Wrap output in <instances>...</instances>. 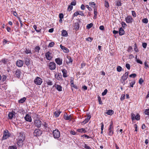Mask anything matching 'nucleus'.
Instances as JSON below:
<instances>
[{"mask_svg":"<svg viewBox=\"0 0 149 149\" xmlns=\"http://www.w3.org/2000/svg\"><path fill=\"white\" fill-rule=\"evenodd\" d=\"M126 67L128 70H130V65L128 63H127L126 64Z\"/></svg>","mask_w":149,"mask_h":149,"instance_id":"nucleus-57","label":"nucleus"},{"mask_svg":"<svg viewBox=\"0 0 149 149\" xmlns=\"http://www.w3.org/2000/svg\"><path fill=\"white\" fill-rule=\"evenodd\" d=\"M76 4V3L75 1H72L71 3V5L72 6H75Z\"/></svg>","mask_w":149,"mask_h":149,"instance_id":"nucleus-64","label":"nucleus"},{"mask_svg":"<svg viewBox=\"0 0 149 149\" xmlns=\"http://www.w3.org/2000/svg\"><path fill=\"white\" fill-rule=\"evenodd\" d=\"M60 19H63V15L62 13H60L59 15Z\"/></svg>","mask_w":149,"mask_h":149,"instance_id":"nucleus-63","label":"nucleus"},{"mask_svg":"<svg viewBox=\"0 0 149 149\" xmlns=\"http://www.w3.org/2000/svg\"><path fill=\"white\" fill-rule=\"evenodd\" d=\"M142 22L145 24L147 23L148 22V19L147 18H145L143 19L142 20Z\"/></svg>","mask_w":149,"mask_h":149,"instance_id":"nucleus-39","label":"nucleus"},{"mask_svg":"<svg viewBox=\"0 0 149 149\" xmlns=\"http://www.w3.org/2000/svg\"><path fill=\"white\" fill-rule=\"evenodd\" d=\"M60 113L61 112L60 111H55L54 113L55 116L56 117H57L59 116Z\"/></svg>","mask_w":149,"mask_h":149,"instance_id":"nucleus-31","label":"nucleus"},{"mask_svg":"<svg viewBox=\"0 0 149 149\" xmlns=\"http://www.w3.org/2000/svg\"><path fill=\"white\" fill-rule=\"evenodd\" d=\"M108 133L109 136H112L113 134V125L112 122H111L109 126Z\"/></svg>","mask_w":149,"mask_h":149,"instance_id":"nucleus-1","label":"nucleus"},{"mask_svg":"<svg viewBox=\"0 0 149 149\" xmlns=\"http://www.w3.org/2000/svg\"><path fill=\"white\" fill-rule=\"evenodd\" d=\"M9 149H17L16 146H10L8 148Z\"/></svg>","mask_w":149,"mask_h":149,"instance_id":"nucleus-41","label":"nucleus"},{"mask_svg":"<svg viewBox=\"0 0 149 149\" xmlns=\"http://www.w3.org/2000/svg\"><path fill=\"white\" fill-rule=\"evenodd\" d=\"M122 70V68L120 66H118L117 68V70L118 72H120Z\"/></svg>","mask_w":149,"mask_h":149,"instance_id":"nucleus-37","label":"nucleus"},{"mask_svg":"<svg viewBox=\"0 0 149 149\" xmlns=\"http://www.w3.org/2000/svg\"><path fill=\"white\" fill-rule=\"evenodd\" d=\"M135 81H132L131 83H130V86L131 87H133V85L135 84Z\"/></svg>","mask_w":149,"mask_h":149,"instance_id":"nucleus-48","label":"nucleus"},{"mask_svg":"<svg viewBox=\"0 0 149 149\" xmlns=\"http://www.w3.org/2000/svg\"><path fill=\"white\" fill-rule=\"evenodd\" d=\"M56 63L58 65H60L62 64V59L60 58H58L55 59Z\"/></svg>","mask_w":149,"mask_h":149,"instance_id":"nucleus-12","label":"nucleus"},{"mask_svg":"<svg viewBox=\"0 0 149 149\" xmlns=\"http://www.w3.org/2000/svg\"><path fill=\"white\" fill-rule=\"evenodd\" d=\"M75 29H78L79 28V25L78 22H76L74 25Z\"/></svg>","mask_w":149,"mask_h":149,"instance_id":"nucleus-35","label":"nucleus"},{"mask_svg":"<svg viewBox=\"0 0 149 149\" xmlns=\"http://www.w3.org/2000/svg\"><path fill=\"white\" fill-rule=\"evenodd\" d=\"M104 5L105 7L107 8H108L109 6V3L106 1H105Z\"/></svg>","mask_w":149,"mask_h":149,"instance_id":"nucleus-45","label":"nucleus"},{"mask_svg":"<svg viewBox=\"0 0 149 149\" xmlns=\"http://www.w3.org/2000/svg\"><path fill=\"white\" fill-rule=\"evenodd\" d=\"M56 64L54 62H51L49 64V68L50 70H54L56 68Z\"/></svg>","mask_w":149,"mask_h":149,"instance_id":"nucleus-7","label":"nucleus"},{"mask_svg":"<svg viewBox=\"0 0 149 149\" xmlns=\"http://www.w3.org/2000/svg\"><path fill=\"white\" fill-rule=\"evenodd\" d=\"M140 115L139 114H137L135 116V119L136 120H138L140 119Z\"/></svg>","mask_w":149,"mask_h":149,"instance_id":"nucleus-49","label":"nucleus"},{"mask_svg":"<svg viewBox=\"0 0 149 149\" xmlns=\"http://www.w3.org/2000/svg\"><path fill=\"white\" fill-rule=\"evenodd\" d=\"M54 45V42H51L49 43V44L48 45V46L51 47L53 46Z\"/></svg>","mask_w":149,"mask_h":149,"instance_id":"nucleus-47","label":"nucleus"},{"mask_svg":"<svg viewBox=\"0 0 149 149\" xmlns=\"http://www.w3.org/2000/svg\"><path fill=\"white\" fill-rule=\"evenodd\" d=\"M125 21L127 23H132L133 21V19L132 17L129 15L125 18Z\"/></svg>","mask_w":149,"mask_h":149,"instance_id":"nucleus-8","label":"nucleus"},{"mask_svg":"<svg viewBox=\"0 0 149 149\" xmlns=\"http://www.w3.org/2000/svg\"><path fill=\"white\" fill-rule=\"evenodd\" d=\"M125 33V31L122 27L120 28L119 30V34L120 36L122 35Z\"/></svg>","mask_w":149,"mask_h":149,"instance_id":"nucleus-27","label":"nucleus"},{"mask_svg":"<svg viewBox=\"0 0 149 149\" xmlns=\"http://www.w3.org/2000/svg\"><path fill=\"white\" fill-rule=\"evenodd\" d=\"M24 62L22 60H18L16 62V64L17 66L19 67H22L23 65Z\"/></svg>","mask_w":149,"mask_h":149,"instance_id":"nucleus-11","label":"nucleus"},{"mask_svg":"<svg viewBox=\"0 0 149 149\" xmlns=\"http://www.w3.org/2000/svg\"><path fill=\"white\" fill-rule=\"evenodd\" d=\"M62 72L63 73V76L64 77H66L68 76L67 74V71L65 69H63L61 70Z\"/></svg>","mask_w":149,"mask_h":149,"instance_id":"nucleus-21","label":"nucleus"},{"mask_svg":"<svg viewBox=\"0 0 149 149\" xmlns=\"http://www.w3.org/2000/svg\"><path fill=\"white\" fill-rule=\"evenodd\" d=\"M54 86L58 91H62V87L60 85L55 84Z\"/></svg>","mask_w":149,"mask_h":149,"instance_id":"nucleus-22","label":"nucleus"},{"mask_svg":"<svg viewBox=\"0 0 149 149\" xmlns=\"http://www.w3.org/2000/svg\"><path fill=\"white\" fill-rule=\"evenodd\" d=\"M107 92V89H106L104 90V92H103L102 93V95L103 96H104L106 94Z\"/></svg>","mask_w":149,"mask_h":149,"instance_id":"nucleus-44","label":"nucleus"},{"mask_svg":"<svg viewBox=\"0 0 149 149\" xmlns=\"http://www.w3.org/2000/svg\"><path fill=\"white\" fill-rule=\"evenodd\" d=\"M30 63V61L29 59L28 58L26 59L25 61V63L26 65L27 66H28L29 65Z\"/></svg>","mask_w":149,"mask_h":149,"instance_id":"nucleus-33","label":"nucleus"},{"mask_svg":"<svg viewBox=\"0 0 149 149\" xmlns=\"http://www.w3.org/2000/svg\"><path fill=\"white\" fill-rule=\"evenodd\" d=\"M62 35L63 36H67L68 35L67 31L65 30H63L62 32Z\"/></svg>","mask_w":149,"mask_h":149,"instance_id":"nucleus-30","label":"nucleus"},{"mask_svg":"<svg viewBox=\"0 0 149 149\" xmlns=\"http://www.w3.org/2000/svg\"><path fill=\"white\" fill-rule=\"evenodd\" d=\"M60 47L65 53H68L69 52V50L64 46H62V45H60Z\"/></svg>","mask_w":149,"mask_h":149,"instance_id":"nucleus-17","label":"nucleus"},{"mask_svg":"<svg viewBox=\"0 0 149 149\" xmlns=\"http://www.w3.org/2000/svg\"><path fill=\"white\" fill-rule=\"evenodd\" d=\"M42 82V79L39 77H36L34 80V82L37 85H40Z\"/></svg>","mask_w":149,"mask_h":149,"instance_id":"nucleus-3","label":"nucleus"},{"mask_svg":"<svg viewBox=\"0 0 149 149\" xmlns=\"http://www.w3.org/2000/svg\"><path fill=\"white\" fill-rule=\"evenodd\" d=\"M89 5L90 6L92 7H94V6L95 7V4L94 2H89Z\"/></svg>","mask_w":149,"mask_h":149,"instance_id":"nucleus-38","label":"nucleus"},{"mask_svg":"<svg viewBox=\"0 0 149 149\" xmlns=\"http://www.w3.org/2000/svg\"><path fill=\"white\" fill-rule=\"evenodd\" d=\"M25 52L26 54H29V53L31 54V50H30L29 49H26V50L25 51Z\"/></svg>","mask_w":149,"mask_h":149,"instance_id":"nucleus-43","label":"nucleus"},{"mask_svg":"<svg viewBox=\"0 0 149 149\" xmlns=\"http://www.w3.org/2000/svg\"><path fill=\"white\" fill-rule=\"evenodd\" d=\"M143 82V80L141 78L139 79V82L140 84H141Z\"/></svg>","mask_w":149,"mask_h":149,"instance_id":"nucleus-54","label":"nucleus"},{"mask_svg":"<svg viewBox=\"0 0 149 149\" xmlns=\"http://www.w3.org/2000/svg\"><path fill=\"white\" fill-rule=\"evenodd\" d=\"M121 24L123 28L125 27L126 26H127L126 24L124 22H122Z\"/></svg>","mask_w":149,"mask_h":149,"instance_id":"nucleus-50","label":"nucleus"},{"mask_svg":"<svg viewBox=\"0 0 149 149\" xmlns=\"http://www.w3.org/2000/svg\"><path fill=\"white\" fill-rule=\"evenodd\" d=\"M84 147L86 149H91V148L89 146H87L86 144H84Z\"/></svg>","mask_w":149,"mask_h":149,"instance_id":"nucleus-53","label":"nucleus"},{"mask_svg":"<svg viewBox=\"0 0 149 149\" xmlns=\"http://www.w3.org/2000/svg\"><path fill=\"white\" fill-rule=\"evenodd\" d=\"M67 58L68 59V61H67V63H71L72 62L73 60L71 57L70 56H68Z\"/></svg>","mask_w":149,"mask_h":149,"instance_id":"nucleus-32","label":"nucleus"},{"mask_svg":"<svg viewBox=\"0 0 149 149\" xmlns=\"http://www.w3.org/2000/svg\"><path fill=\"white\" fill-rule=\"evenodd\" d=\"M25 120L27 121L31 122L32 121V118L31 116L28 114H27L24 117Z\"/></svg>","mask_w":149,"mask_h":149,"instance_id":"nucleus-16","label":"nucleus"},{"mask_svg":"<svg viewBox=\"0 0 149 149\" xmlns=\"http://www.w3.org/2000/svg\"><path fill=\"white\" fill-rule=\"evenodd\" d=\"M147 45V44L146 43L144 42L142 44V47L144 48H146Z\"/></svg>","mask_w":149,"mask_h":149,"instance_id":"nucleus-62","label":"nucleus"},{"mask_svg":"<svg viewBox=\"0 0 149 149\" xmlns=\"http://www.w3.org/2000/svg\"><path fill=\"white\" fill-rule=\"evenodd\" d=\"M53 134L55 138H58L60 136V132L57 129L53 131Z\"/></svg>","mask_w":149,"mask_h":149,"instance_id":"nucleus-4","label":"nucleus"},{"mask_svg":"<svg viewBox=\"0 0 149 149\" xmlns=\"http://www.w3.org/2000/svg\"><path fill=\"white\" fill-rule=\"evenodd\" d=\"M116 5L117 6H120L121 5V3L120 1H118L116 2Z\"/></svg>","mask_w":149,"mask_h":149,"instance_id":"nucleus-46","label":"nucleus"},{"mask_svg":"<svg viewBox=\"0 0 149 149\" xmlns=\"http://www.w3.org/2000/svg\"><path fill=\"white\" fill-rule=\"evenodd\" d=\"M10 136V133L7 130H5L3 132V135L2 138V140L7 139Z\"/></svg>","mask_w":149,"mask_h":149,"instance_id":"nucleus-2","label":"nucleus"},{"mask_svg":"<svg viewBox=\"0 0 149 149\" xmlns=\"http://www.w3.org/2000/svg\"><path fill=\"white\" fill-rule=\"evenodd\" d=\"M113 113V111L111 110H109L106 112V113L108 115H111Z\"/></svg>","mask_w":149,"mask_h":149,"instance_id":"nucleus-29","label":"nucleus"},{"mask_svg":"<svg viewBox=\"0 0 149 149\" xmlns=\"http://www.w3.org/2000/svg\"><path fill=\"white\" fill-rule=\"evenodd\" d=\"M98 101L99 102V104H102V101L100 97L99 96L98 97Z\"/></svg>","mask_w":149,"mask_h":149,"instance_id":"nucleus-58","label":"nucleus"},{"mask_svg":"<svg viewBox=\"0 0 149 149\" xmlns=\"http://www.w3.org/2000/svg\"><path fill=\"white\" fill-rule=\"evenodd\" d=\"M55 78L58 80H61L62 77V76L60 74H55Z\"/></svg>","mask_w":149,"mask_h":149,"instance_id":"nucleus-28","label":"nucleus"},{"mask_svg":"<svg viewBox=\"0 0 149 149\" xmlns=\"http://www.w3.org/2000/svg\"><path fill=\"white\" fill-rule=\"evenodd\" d=\"M72 8H73L72 6L71 5H70L68 6V9L69 11H71L72 9Z\"/></svg>","mask_w":149,"mask_h":149,"instance_id":"nucleus-55","label":"nucleus"},{"mask_svg":"<svg viewBox=\"0 0 149 149\" xmlns=\"http://www.w3.org/2000/svg\"><path fill=\"white\" fill-rule=\"evenodd\" d=\"M9 119H12L15 117V113L14 111L10 112L8 114Z\"/></svg>","mask_w":149,"mask_h":149,"instance_id":"nucleus-10","label":"nucleus"},{"mask_svg":"<svg viewBox=\"0 0 149 149\" xmlns=\"http://www.w3.org/2000/svg\"><path fill=\"white\" fill-rule=\"evenodd\" d=\"M145 113L147 115H149V109H146L145 111Z\"/></svg>","mask_w":149,"mask_h":149,"instance_id":"nucleus-51","label":"nucleus"},{"mask_svg":"<svg viewBox=\"0 0 149 149\" xmlns=\"http://www.w3.org/2000/svg\"><path fill=\"white\" fill-rule=\"evenodd\" d=\"M91 118V116L88 115L87 118L85 119L82 122V123H83L84 124L86 123L89 121Z\"/></svg>","mask_w":149,"mask_h":149,"instance_id":"nucleus-24","label":"nucleus"},{"mask_svg":"<svg viewBox=\"0 0 149 149\" xmlns=\"http://www.w3.org/2000/svg\"><path fill=\"white\" fill-rule=\"evenodd\" d=\"M17 144L18 146H22L23 145L24 141L22 140V139H17Z\"/></svg>","mask_w":149,"mask_h":149,"instance_id":"nucleus-20","label":"nucleus"},{"mask_svg":"<svg viewBox=\"0 0 149 149\" xmlns=\"http://www.w3.org/2000/svg\"><path fill=\"white\" fill-rule=\"evenodd\" d=\"M128 75V72H126L125 74L122 76L121 79L124 82L127 79Z\"/></svg>","mask_w":149,"mask_h":149,"instance_id":"nucleus-15","label":"nucleus"},{"mask_svg":"<svg viewBox=\"0 0 149 149\" xmlns=\"http://www.w3.org/2000/svg\"><path fill=\"white\" fill-rule=\"evenodd\" d=\"M132 15L134 17H136V16L135 12L133 10L132 11Z\"/></svg>","mask_w":149,"mask_h":149,"instance_id":"nucleus-56","label":"nucleus"},{"mask_svg":"<svg viewBox=\"0 0 149 149\" xmlns=\"http://www.w3.org/2000/svg\"><path fill=\"white\" fill-rule=\"evenodd\" d=\"M21 72L20 70L17 69L16 70L15 72V74L16 77L19 78L21 75Z\"/></svg>","mask_w":149,"mask_h":149,"instance_id":"nucleus-19","label":"nucleus"},{"mask_svg":"<svg viewBox=\"0 0 149 149\" xmlns=\"http://www.w3.org/2000/svg\"><path fill=\"white\" fill-rule=\"evenodd\" d=\"M40 49V48L39 46H36L35 48V50L36 52H38Z\"/></svg>","mask_w":149,"mask_h":149,"instance_id":"nucleus-42","label":"nucleus"},{"mask_svg":"<svg viewBox=\"0 0 149 149\" xmlns=\"http://www.w3.org/2000/svg\"><path fill=\"white\" fill-rule=\"evenodd\" d=\"M78 15H80L82 16H84V15L82 11H78L75 12L73 14V16L74 17L77 16Z\"/></svg>","mask_w":149,"mask_h":149,"instance_id":"nucleus-18","label":"nucleus"},{"mask_svg":"<svg viewBox=\"0 0 149 149\" xmlns=\"http://www.w3.org/2000/svg\"><path fill=\"white\" fill-rule=\"evenodd\" d=\"M34 124L35 126L38 128H40L42 125L41 121L38 119H36L34 122Z\"/></svg>","mask_w":149,"mask_h":149,"instance_id":"nucleus-5","label":"nucleus"},{"mask_svg":"<svg viewBox=\"0 0 149 149\" xmlns=\"http://www.w3.org/2000/svg\"><path fill=\"white\" fill-rule=\"evenodd\" d=\"M45 82L48 85L51 86L53 84L52 81L49 79H46Z\"/></svg>","mask_w":149,"mask_h":149,"instance_id":"nucleus-25","label":"nucleus"},{"mask_svg":"<svg viewBox=\"0 0 149 149\" xmlns=\"http://www.w3.org/2000/svg\"><path fill=\"white\" fill-rule=\"evenodd\" d=\"M8 62V59L7 58H4L0 61V62L3 63L4 64H6Z\"/></svg>","mask_w":149,"mask_h":149,"instance_id":"nucleus-26","label":"nucleus"},{"mask_svg":"<svg viewBox=\"0 0 149 149\" xmlns=\"http://www.w3.org/2000/svg\"><path fill=\"white\" fill-rule=\"evenodd\" d=\"M45 56L46 58L48 60L51 59L52 57L51 56V54L49 52H47L45 54Z\"/></svg>","mask_w":149,"mask_h":149,"instance_id":"nucleus-14","label":"nucleus"},{"mask_svg":"<svg viewBox=\"0 0 149 149\" xmlns=\"http://www.w3.org/2000/svg\"><path fill=\"white\" fill-rule=\"evenodd\" d=\"M77 131L81 133H85L86 132V130L84 128L78 129L77 130Z\"/></svg>","mask_w":149,"mask_h":149,"instance_id":"nucleus-23","label":"nucleus"},{"mask_svg":"<svg viewBox=\"0 0 149 149\" xmlns=\"http://www.w3.org/2000/svg\"><path fill=\"white\" fill-rule=\"evenodd\" d=\"M26 98L25 97H24L21 98L19 100V102L20 103H23L25 100Z\"/></svg>","mask_w":149,"mask_h":149,"instance_id":"nucleus-36","label":"nucleus"},{"mask_svg":"<svg viewBox=\"0 0 149 149\" xmlns=\"http://www.w3.org/2000/svg\"><path fill=\"white\" fill-rule=\"evenodd\" d=\"M135 115L134 113H132L131 114V118L132 120H134L135 119Z\"/></svg>","mask_w":149,"mask_h":149,"instance_id":"nucleus-59","label":"nucleus"},{"mask_svg":"<svg viewBox=\"0 0 149 149\" xmlns=\"http://www.w3.org/2000/svg\"><path fill=\"white\" fill-rule=\"evenodd\" d=\"M125 95H121L120 98L121 100H123L125 99Z\"/></svg>","mask_w":149,"mask_h":149,"instance_id":"nucleus-61","label":"nucleus"},{"mask_svg":"<svg viewBox=\"0 0 149 149\" xmlns=\"http://www.w3.org/2000/svg\"><path fill=\"white\" fill-rule=\"evenodd\" d=\"M93 24L91 23L88 24L86 26L87 28L88 29L91 28L93 26Z\"/></svg>","mask_w":149,"mask_h":149,"instance_id":"nucleus-40","label":"nucleus"},{"mask_svg":"<svg viewBox=\"0 0 149 149\" xmlns=\"http://www.w3.org/2000/svg\"><path fill=\"white\" fill-rule=\"evenodd\" d=\"M136 76V74L134 73L130 74L129 75L130 77H132L133 78L135 77Z\"/></svg>","mask_w":149,"mask_h":149,"instance_id":"nucleus-52","label":"nucleus"},{"mask_svg":"<svg viewBox=\"0 0 149 149\" xmlns=\"http://www.w3.org/2000/svg\"><path fill=\"white\" fill-rule=\"evenodd\" d=\"M93 39V38H92L89 37V38H86V40L88 41L91 42Z\"/></svg>","mask_w":149,"mask_h":149,"instance_id":"nucleus-60","label":"nucleus"},{"mask_svg":"<svg viewBox=\"0 0 149 149\" xmlns=\"http://www.w3.org/2000/svg\"><path fill=\"white\" fill-rule=\"evenodd\" d=\"M64 118L65 120H71L72 118V115L68 116L67 113L64 114Z\"/></svg>","mask_w":149,"mask_h":149,"instance_id":"nucleus-13","label":"nucleus"},{"mask_svg":"<svg viewBox=\"0 0 149 149\" xmlns=\"http://www.w3.org/2000/svg\"><path fill=\"white\" fill-rule=\"evenodd\" d=\"M33 28L35 30L38 32H40L41 30L39 28L38 29L37 27V26L36 25H34L33 26Z\"/></svg>","mask_w":149,"mask_h":149,"instance_id":"nucleus-34","label":"nucleus"},{"mask_svg":"<svg viewBox=\"0 0 149 149\" xmlns=\"http://www.w3.org/2000/svg\"><path fill=\"white\" fill-rule=\"evenodd\" d=\"M42 130L39 129H37L35 130L33 134L35 136H39L42 134Z\"/></svg>","mask_w":149,"mask_h":149,"instance_id":"nucleus-6","label":"nucleus"},{"mask_svg":"<svg viewBox=\"0 0 149 149\" xmlns=\"http://www.w3.org/2000/svg\"><path fill=\"white\" fill-rule=\"evenodd\" d=\"M17 139H22V140L24 141L25 139V136L24 133L23 132L19 133L18 138Z\"/></svg>","mask_w":149,"mask_h":149,"instance_id":"nucleus-9","label":"nucleus"}]
</instances>
